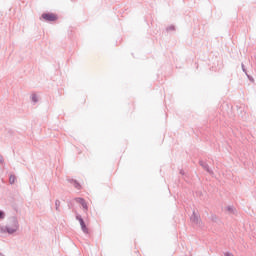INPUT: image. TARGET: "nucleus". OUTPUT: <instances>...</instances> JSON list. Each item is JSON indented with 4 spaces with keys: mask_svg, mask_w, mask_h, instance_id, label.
I'll return each mask as SVG.
<instances>
[{
    "mask_svg": "<svg viewBox=\"0 0 256 256\" xmlns=\"http://www.w3.org/2000/svg\"><path fill=\"white\" fill-rule=\"evenodd\" d=\"M42 19L44 21H57V15L54 13H44L42 14Z\"/></svg>",
    "mask_w": 256,
    "mask_h": 256,
    "instance_id": "f257e3e1",
    "label": "nucleus"
},
{
    "mask_svg": "<svg viewBox=\"0 0 256 256\" xmlns=\"http://www.w3.org/2000/svg\"><path fill=\"white\" fill-rule=\"evenodd\" d=\"M192 221L193 223H199V218L194 215V217L192 218Z\"/></svg>",
    "mask_w": 256,
    "mask_h": 256,
    "instance_id": "39448f33",
    "label": "nucleus"
},
{
    "mask_svg": "<svg viewBox=\"0 0 256 256\" xmlns=\"http://www.w3.org/2000/svg\"><path fill=\"white\" fill-rule=\"evenodd\" d=\"M75 187L76 189H81V186L78 183L75 184Z\"/></svg>",
    "mask_w": 256,
    "mask_h": 256,
    "instance_id": "9d476101",
    "label": "nucleus"
},
{
    "mask_svg": "<svg viewBox=\"0 0 256 256\" xmlns=\"http://www.w3.org/2000/svg\"><path fill=\"white\" fill-rule=\"evenodd\" d=\"M227 211H229L230 213H235V208L233 207H228Z\"/></svg>",
    "mask_w": 256,
    "mask_h": 256,
    "instance_id": "423d86ee",
    "label": "nucleus"
},
{
    "mask_svg": "<svg viewBox=\"0 0 256 256\" xmlns=\"http://www.w3.org/2000/svg\"><path fill=\"white\" fill-rule=\"evenodd\" d=\"M0 161H3V156H0Z\"/></svg>",
    "mask_w": 256,
    "mask_h": 256,
    "instance_id": "f8f14e48",
    "label": "nucleus"
},
{
    "mask_svg": "<svg viewBox=\"0 0 256 256\" xmlns=\"http://www.w3.org/2000/svg\"><path fill=\"white\" fill-rule=\"evenodd\" d=\"M32 101H34V103H37V95H32Z\"/></svg>",
    "mask_w": 256,
    "mask_h": 256,
    "instance_id": "6e6552de",
    "label": "nucleus"
},
{
    "mask_svg": "<svg viewBox=\"0 0 256 256\" xmlns=\"http://www.w3.org/2000/svg\"><path fill=\"white\" fill-rule=\"evenodd\" d=\"M17 231V228L14 229H8V233H15Z\"/></svg>",
    "mask_w": 256,
    "mask_h": 256,
    "instance_id": "1a4fd4ad",
    "label": "nucleus"
},
{
    "mask_svg": "<svg viewBox=\"0 0 256 256\" xmlns=\"http://www.w3.org/2000/svg\"><path fill=\"white\" fill-rule=\"evenodd\" d=\"M16 179L17 178L15 177V175H11L10 178H9L10 184L13 185V183H15Z\"/></svg>",
    "mask_w": 256,
    "mask_h": 256,
    "instance_id": "20e7f679",
    "label": "nucleus"
},
{
    "mask_svg": "<svg viewBox=\"0 0 256 256\" xmlns=\"http://www.w3.org/2000/svg\"><path fill=\"white\" fill-rule=\"evenodd\" d=\"M77 203H80V205H82L83 209H85L87 211V202H85V200L83 198H77Z\"/></svg>",
    "mask_w": 256,
    "mask_h": 256,
    "instance_id": "f03ea898",
    "label": "nucleus"
},
{
    "mask_svg": "<svg viewBox=\"0 0 256 256\" xmlns=\"http://www.w3.org/2000/svg\"><path fill=\"white\" fill-rule=\"evenodd\" d=\"M225 256H234L233 254H231V253H226V254H224Z\"/></svg>",
    "mask_w": 256,
    "mask_h": 256,
    "instance_id": "9b49d317",
    "label": "nucleus"
},
{
    "mask_svg": "<svg viewBox=\"0 0 256 256\" xmlns=\"http://www.w3.org/2000/svg\"><path fill=\"white\" fill-rule=\"evenodd\" d=\"M0 219H5V213L3 211H0Z\"/></svg>",
    "mask_w": 256,
    "mask_h": 256,
    "instance_id": "0eeeda50",
    "label": "nucleus"
},
{
    "mask_svg": "<svg viewBox=\"0 0 256 256\" xmlns=\"http://www.w3.org/2000/svg\"><path fill=\"white\" fill-rule=\"evenodd\" d=\"M80 225L82 230L84 231V233H87V226H85V222L83 221V219L80 218Z\"/></svg>",
    "mask_w": 256,
    "mask_h": 256,
    "instance_id": "7ed1b4c3",
    "label": "nucleus"
}]
</instances>
